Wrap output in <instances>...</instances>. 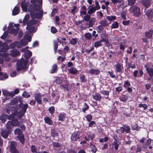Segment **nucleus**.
Here are the masks:
<instances>
[{
  "mask_svg": "<svg viewBox=\"0 0 153 153\" xmlns=\"http://www.w3.org/2000/svg\"><path fill=\"white\" fill-rule=\"evenodd\" d=\"M23 108L22 109L21 111L18 113L17 112L14 111L13 113L11 111L9 110V107L7 109V113L8 114L10 113L11 112L12 114L8 116L9 119H11V121H9L7 124L6 127L7 129L12 130L13 128V126H19V124L18 118L22 117L23 116L25 112L26 109L27 108V105L25 104L22 106Z\"/></svg>",
  "mask_w": 153,
  "mask_h": 153,
  "instance_id": "nucleus-1",
  "label": "nucleus"
},
{
  "mask_svg": "<svg viewBox=\"0 0 153 153\" xmlns=\"http://www.w3.org/2000/svg\"><path fill=\"white\" fill-rule=\"evenodd\" d=\"M31 2L33 4L30 5L28 10L30 12V15L33 19H39L41 18L43 12L41 10V6L39 5L34 4L36 2L42 4V0H31Z\"/></svg>",
  "mask_w": 153,
  "mask_h": 153,
  "instance_id": "nucleus-2",
  "label": "nucleus"
},
{
  "mask_svg": "<svg viewBox=\"0 0 153 153\" xmlns=\"http://www.w3.org/2000/svg\"><path fill=\"white\" fill-rule=\"evenodd\" d=\"M31 35L30 34H27V33H26L24 39L21 40L20 42L16 41L11 44L10 45V48H13L16 47L18 48H20L26 45L28 42L31 41Z\"/></svg>",
  "mask_w": 153,
  "mask_h": 153,
  "instance_id": "nucleus-3",
  "label": "nucleus"
},
{
  "mask_svg": "<svg viewBox=\"0 0 153 153\" xmlns=\"http://www.w3.org/2000/svg\"><path fill=\"white\" fill-rule=\"evenodd\" d=\"M30 18V16L29 15H26L23 20V24L24 25H27L26 27L27 31L26 33L27 32V34H31V33L35 31V28L33 26H32V25L36 24L37 22L36 20L34 21L33 20H30L28 21Z\"/></svg>",
  "mask_w": 153,
  "mask_h": 153,
  "instance_id": "nucleus-4",
  "label": "nucleus"
},
{
  "mask_svg": "<svg viewBox=\"0 0 153 153\" xmlns=\"http://www.w3.org/2000/svg\"><path fill=\"white\" fill-rule=\"evenodd\" d=\"M55 82L59 84L62 83L60 86L61 88L64 90H68L69 89V82L67 80L66 78L65 77H58L56 79Z\"/></svg>",
  "mask_w": 153,
  "mask_h": 153,
  "instance_id": "nucleus-5",
  "label": "nucleus"
},
{
  "mask_svg": "<svg viewBox=\"0 0 153 153\" xmlns=\"http://www.w3.org/2000/svg\"><path fill=\"white\" fill-rule=\"evenodd\" d=\"M19 24H15L13 26V23H10L7 27V31L10 34H13L14 35H16L19 30Z\"/></svg>",
  "mask_w": 153,
  "mask_h": 153,
  "instance_id": "nucleus-6",
  "label": "nucleus"
},
{
  "mask_svg": "<svg viewBox=\"0 0 153 153\" xmlns=\"http://www.w3.org/2000/svg\"><path fill=\"white\" fill-rule=\"evenodd\" d=\"M27 63L28 61L27 60H24L23 59H21L17 63V70L18 71H20L26 68Z\"/></svg>",
  "mask_w": 153,
  "mask_h": 153,
  "instance_id": "nucleus-7",
  "label": "nucleus"
},
{
  "mask_svg": "<svg viewBox=\"0 0 153 153\" xmlns=\"http://www.w3.org/2000/svg\"><path fill=\"white\" fill-rule=\"evenodd\" d=\"M129 11L130 13H133L135 16L138 17L141 15L140 9L136 6L131 7Z\"/></svg>",
  "mask_w": 153,
  "mask_h": 153,
  "instance_id": "nucleus-8",
  "label": "nucleus"
},
{
  "mask_svg": "<svg viewBox=\"0 0 153 153\" xmlns=\"http://www.w3.org/2000/svg\"><path fill=\"white\" fill-rule=\"evenodd\" d=\"M115 71L116 72H122L123 70V65L119 63H117L115 65Z\"/></svg>",
  "mask_w": 153,
  "mask_h": 153,
  "instance_id": "nucleus-9",
  "label": "nucleus"
},
{
  "mask_svg": "<svg viewBox=\"0 0 153 153\" xmlns=\"http://www.w3.org/2000/svg\"><path fill=\"white\" fill-rule=\"evenodd\" d=\"M0 49L1 51L2 52H5L9 49L7 44L5 43L2 44V42H0Z\"/></svg>",
  "mask_w": 153,
  "mask_h": 153,
  "instance_id": "nucleus-10",
  "label": "nucleus"
},
{
  "mask_svg": "<svg viewBox=\"0 0 153 153\" xmlns=\"http://www.w3.org/2000/svg\"><path fill=\"white\" fill-rule=\"evenodd\" d=\"M10 145V150L11 153H19L15 148L16 143L14 142H11Z\"/></svg>",
  "mask_w": 153,
  "mask_h": 153,
  "instance_id": "nucleus-11",
  "label": "nucleus"
},
{
  "mask_svg": "<svg viewBox=\"0 0 153 153\" xmlns=\"http://www.w3.org/2000/svg\"><path fill=\"white\" fill-rule=\"evenodd\" d=\"M79 134L78 132H75L73 133L71 135V140L75 141L79 138Z\"/></svg>",
  "mask_w": 153,
  "mask_h": 153,
  "instance_id": "nucleus-12",
  "label": "nucleus"
},
{
  "mask_svg": "<svg viewBox=\"0 0 153 153\" xmlns=\"http://www.w3.org/2000/svg\"><path fill=\"white\" fill-rule=\"evenodd\" d=\"M34 96L37 103L39 104H41L42 101V97L40 94L39 93L35 94H34Z\"/></svg>",
  "mask_w": 153,
  "mask_h": 153,
  "instance_id": "nucleus-13",
  "label": "nucleus"
},
{
  "mask_svg": "<svg viewBox=\"0 0 153 153\" xmlns=\"http://www.w3.org/2000/svg\"><path fill=\"white\" fill-rule=\"evenodd\" d=\"M2 92L4 96L7 97V99H9L10 97L13 96V92H9L7 91L5 89L2 90Z\"/></svg>",
  "mask_w": 153,
  "mask_h": 153,
  "instance_id": "nucleus-14",
  "label": "nucleus"
},
{
  "mask_svg": "<svg viewBox=\"0 0 153 153\" xmlns=\"http://www.w3.org/2000/svg\"><path fill=\"white\" fill-rule=\"evenodd\" d=\"M7 131H6L4 129L2 130L1 132V134L2 137L4 138H6L8 136V134L10 133L11 129H7Z\"/></svg>",
  "mask_w": 153,
  "mask_h": 153,
  "instance_id": "nucleus-15",
  "label": "nucleus"
},
{
  "mask_svg": "<svg viewBox=\"0 0 153 153\" xmlns=\"http://www.w3.org/2000/svg\"><path fill=\"white\" fill-rule=\"evenodd\" d=\"M21 7L23 11L26 12L27 10V7L29 5L28 3L25 1H22L21 3Z\"/></svg>",
  "mask_w": 153,
  "mask_h": 153,
  "instance_id": "nucleus-16",
  "label": "nucleus"
},
{
  "mask_svg": "<svg viewBox=\"0 0 153 153\" xmlns=\"http://www.w3.org/2000/svg\"><path fill=\"white\" fill-rule=\"evenodd\" d=\"M100 73V71L98 69H92L90 70L89 73L92 74L97 75Z\"/></svg>",
  "mask_w": 153,
  "mask_h": 153,
  "instance_id": "nucleus-17",
  "label": "nucleus"
},
{
  "mask_svg": "<svg viewBox=\"0 0 153 153\" xmlns=\"http://www.w3.org/2000/svg\"><path fill=\"white\" fill-rule=\"evenodd\" d=\"M146 15L149 19H151L153 17V11L152 10H148L146 12Z\"/></svg>",
  "mask_w": 153,
  "mask_h": 153,
  "instance_id": "nucleus-18",
  "label": "nucleus"
},
{
  "mask_svg": "<svg viewBox=\"0 0 153 153\" xmlns=\"http://www.w3.org/2000/svg\"><path fill=\"white\" fill-rule=\"evenodd\" d=\"M143 4L146 8L149 7L150 5V1L149 0H142Z\"/></svg>",
  "mask_w": 153,
  "mask_h": 153,
  "instance_id": "nucleus-19",
  "label": "nucleus"
},
{
  "mask_svg": "<svg viewBox=\"0 0 153 153\" xmlns=\"http://www.w3.org/2000/svg\"><path fill=\"white\" fill-rule=\"evenodd\" d=\"M93 98L97 101H100L102 97L100 94L98 93H96L93 95Z\"/></svg>",
  "mask_w": 153,
  "mask_h": 153,
  "instance_id": "nucleus-20",
  "label": "nucleus"
},
{
  "mask_svg": "<svg viewBox=\"0 0 153 153\" xmlns=\"http://www.w3.org/2000/svg\"><path fill=\"white\" fill-rule=\"evenodd\" d=\"M19 12L20 11L19 8L17 6H16L13 10L12 14L13 15H16L18 14Z\"/></svg>",
  "mask_w": 153,
  "mask_h": 153,
  "instance_id": "nucleus-21",
  "label": "nucleus"
},
{
  "mask_svg": "<svg viewBox=\"0 0 153 153\" xmlns=\"http://www.w3.org/2000/svg\"><path fill=\"white\" fill-rule=\"evenodd\" d=\"M68 70L70 73L72 74H75L78 72V71L74 67H71V68L68 69Z\"/></svg>",
  "mask_w": 153,
  "mask_h": 153,
  "instance_id": "nucleus-22",
  "label": "nucleus"
},
{
  "mask_svg": "<svg viewBox=\"0 0 153 153\" xmlns=\"http://www.w3.org/2000/svg\"><path fill=\"white\" fill-rule=\"evenodd\" d=\"M89 10L88 11V13L89 14H91L93 13H94L96 11V10L92 6H90L88 7Z\"/></svg>",
  "mask_w": 153,
  "mask_h": 153,
  "instance_id": "nucleus-23",
  "label": "nucleus"
},
{
  "mask_svg": "<svg viewBox=\"0 0 153 153\" xmlns=\"http://www.w3.org/2000/svg\"><path fill=\"white\" fill-rule=\"evenodd\" d=\"M45 123L49 125H51L53 124V122L51 119L48 117H47L44 119Z\"/></svg>",
  "mask_w": 153,
  "mask_h": 153,
  "instance_id": "nucleus-24",
  "label": "nucleus"
},
{
  "mask_svg": "<svg viewBox=\"0 0 153 153\" xmlns=\"http://www.w3.org/2000/svg\"><path fill=\"white\" fill-rule=\"evenodd\" d=\"M32 52L28 50L25 51L24 53L25 56L27 59L29 58L32 56Z\"/></svg>",
  "mask_w": 153,
  "mask_h": 153,
  "instance_id": "nucleus-25",
  "label": "nucleus"
},
{
  "mask_svg": "<svg viewBox=\"0 0 153 153\" xmlns=\"http://www.w3.org/2000/svg\"><path fill=\"white\" fill-rule=\"evenodd\" d=\"M153 30H150L148 32H147L145 33L146 36L147 38H150L152 37Z\"/></svg>",
  "mask_w": 153,
  "mask_h": 153,
  "instance_id": "nucleus-26",
  "label": "nucleus"
},
{
  "mask_svg": "<svg viewBox=\"0 0 153 153\" xmlns=\"http://www.w3.org/2000/svg\"><path fill=\"white\" fill-rule=\"evenodd\" d=\"M146 71L150 76H153V68H147Z\"/></svg>",
  "mask_w": 153,
  "mask_h": 153,
  "instance_id": "nucleus-27",
  "label": "nucleus"
},
{
  "mask_svg": "<svg viewBox=\"0 0 153 153\" xmlns=\"http://www.w3.org/2000/svg\"><path fill=\"white\" fill-rule=\"evenodd\" d=\"M59 120L61 121H64L65 120V117L64 114H60L58 116Z\"/></svg>",
  "mask_w": 153,
  "mask_h": 153,
  "instance_id": "nucleus-28",
  "label": "nucleus"
},
{
  "mask_svg": "<svg viewBox=\"0 0 153 153\" xmlns=\"http://www.w3.org/2000/svg\"><path fill=\"white\" fill-rule=\"evenodd\" d=\"M19 54V51L16 50L12 51L10 53V54L13 56H17Z\"/></svg>",
  "mask_w": 153,
  "mask_h": 153,
  "instance_id": "nucleus-29",
  "label": "nucleus"
},
{
  "mask_svg": "<svg viewBox=\"0 0 153 153\" xmlns=\"http://www.w3.org/2000/svg\"><path fill=\"white\" fill-rule=\"evenodd\" d=\"M102 39L100 41H97L94 42V46L96 48H97L102 45Z\"/></svg>",
  "mask_w": 153,
  "mask_h": 153,
  "instance_id": "nucleus-30",
  "label": "nucleus"
},
{
  "mask_svg": "<svg viewBox=\"0 0 153 153\" xmlns=\"http://www.w3.org/2000/svg\"><path fill=\"white\" fill-rule=\"evenodd\" d=\"M7 117V115L5 114H2L0 117V119L2 121V123H4Z\"/></svg>",
  "mask_w": 153,
  "mask_h": 153,
  "instance_id": "nucleus-31",
  "label": "nucleus"
},
{
  "mask_svg": "<svg viewBox=\"0 0 153 153\" xmlns=\"http://www.w3.org/2000/svg\"><path fill=\"white\" fill-rule=\"evenodd\" d=\"M18 137L19 140L22 143H24V138L23 135L21 134L19 136H18Z\"/></svg>",
  "mask_w": 153,
  "mask_h": 153,
  "instance_id": "nucleus-32",
  "label": "nucleus"
},
{
  "mask_svg": "<svg viewBox=\"0 0 153 153\" xmlns=\"http://www.w3.org/2000/svg\"><path fill=\"white\" fill-rule=\"evenodd\" d=\"M106 19L110 22L114 21L116 19V17L114 16H107Z\"/></svg>",
  "mask_w": 153,
  "mask_h": 153,
  "instance_id": "nucleus-33",
  "label": "nucleus"
},
{
  "mask_svg": "<svg viewBox=\"0 0 153 153\" xmlns=\"http://www.w3.org/2000/svg\"><path fill=\"white\" fill-rule=\"evenodd\" d=\"M51 134L52 136L54 137H57L58 136V134L54 129H52L51 131Z\"/></svg>",
  "mask_w": 153,
  "mask_h": 153,
  "instance_id": "nucleus-34",
  "label": "nucleus"
},
{
  "mask_svg": "<svg viewBox=\"0 0 153 153\" xmlns=\"http://www.w3.org/2000/svg\"><path fill=\"white\" fill-rule=\"evenodd\" d=\"M14 132L15 134L19 136L20 134H21L22 131L20 129L17 128L15 130Z\"/></svg>",
  "mask_w": 153,
  "mask_h": 153,
  "instance_id": "nucleus-35",
  "label": "nucleus"
},
{
  "mask_svg": "<svg viewBox=\"0 0 153 153\" xmlns=\"http://www.w3.org/2000/svg\"><path fill=\"white\" fill-rule=\"evenodd\" d=\"M119 26V24L117 22H115L111 25V28H118Z\"/></svg>",
  "mask_w": 153,
  "mask_h": 153,
  "instance_id": "nucleus-36",
  "label": "nucleus"
},
{
  "mask_svg": "<svg viewBox=\"0 0 153 153\" xmlns=\"http://www.w3.org/2000/svg\"><path fill=\"white\" fill-rule=\"evenodd\" d=\"M57 66L55 64L53 65L52 66V69L51 71V73H54L57 69Z\"/></svg>",
  "mask_w": 153,
  "mask_h": 153,
  "instance_id": "nucleus-37",
  "label": "nucleus"
},
{
  "mask_svg": "<svg viewBox=\"0 0 153 153\" xmlns=\"http://www.w3.org/2000/svg\"><path fill=\"white\" fill-rule=\"evenodd\" d=\"M95 7H94L95 9L96 10H98L100 8V6L99 5V3L97 1V0H95Z\"/></svg>",
  "mask_w": 153,
  "mask_h": 153,
  "instance_id": "nucleus-38",
  "label": "nucleus"
},
{
  "mask_svg": "<svg viewBox=\"0 0 153 153\" xmlns=\"http://www.w3.org/2000/svg\"><path fill=\"white\" fill-rule=\"evenodd\" d=\"M100 24L103 26L105 27L108 25V23L106 20H103L100 21Z\"/></svg>",
  "mask_w": 153,
  "mask_h": 153,
  "instance_id": "nucleus-39",
  "label": "nucleus"
},
{
  "mask_svg": "<svg viewBox=\"0 0 153 153\" xmlns=\"http://www.w3.org/2000/svg\"><path fill=\"white\" fill-rule=\"evenodd\" d=\"M8 54H7V53H4V55H3L1 54V57H0V64H2L4 62V60H3V57H5V56H7V55H8Z\"/></svg>",
  "mask_w": 153,
  "mask_h": 153,
  "instance_id": "nucleus-40",
  "label": "nucleus"
},
{
  "mask_svg": "<svg viewBox=\"0 0 153 153\" xmlns=\"http://www.w3.org/2000/svg\"><path fill=\"white\" fill-rule=\"evenodd\" d=\"M90 147L91 148V151L93 152V153H95L96 151V148L94 145L90 143Z\"/></svg>",
  "mask_w": 153,
  "mask_h": 153,
  "instance_id": "nucleus-41",
  "label": "nucleus"
},
{
  "mask_svg": "<svg viewBox=\"0 0 153 153\" xmlns=\"http://www.w3.org/2000/svg\"><path fill=\"white\" fill-rule=\"evenodd\" d=\"M77 40L75 38H72L70 41V43L72 45H75L77 43Z\"/></svg>",
  "mask_w": 153,
  "mask_h": 153,
  "instance_id": "nucleus-42",
  "label": "nucleus"
},
{
  "mask_svg": "<svg viewBox=\"0 0 153 153\" xmlns=\"http://www.w3.org/2000/svg\"><path fill=\"white\" fill-rule=\"evenodd\" d=\"M85 118L88 121L90 122L92 119V117L91 114H88L86 116Z\"/></svg>",
  "mask_w": 153,
  "mask_h": 153,
  "instance_id": "nucleus-43",
  "label": "nucleus"
},
{
  "mask_svg": "<svg viewBox=\"0 0 153 153\" xmlns=\"http://www.w3.org/2000/svg\"><path fill=\"white\" fill-rule=\"evenodd\" d=\"M125 128L124 127H121L117 131V132L119 133H123L125 131Z\"/></svg>",
  "mask_w": 153,
  "mask_h": 153,
  "instance_id": "nucleus-44",
  "label": "nucleus"
},
{
  "mask_svg": "<svg viewBox=\"0 0 153 153\" xmlns=\"http://www.w3.org/2000/svg\"><path fill=\"white\" fill-rule=\"evenodd\" d=\"M48 110L50 112V113L51 114H53L55 111V108L53 106L49 108Z\"/></svg>",
  "mask_w": 153,
  "mask_h": 153,
  "instance_id": "nucleus-45",
  "label": "nucleus"
},
{
  "mask_svg": "<svg viewBox=\"0 0 153 153\" xmlns=\"http://www.w3.org/2000/svg\"><path fill=\"white\" fill-rule=\"evenodd\" d=\"M88 106L86 103H85L83 108L82 111L85 112L88 109Z\"/></svg>",
  "mask_w": 153,
  "mask_h": 153,
  "instance_id": "nucleus-46",
  "label": "nucleus"
},
{
  "mask_svg": "<svg viewBox=\"0 0 153 153\" xmlns=\"http://www.w3.org/2000/svg\"><path fill=\"white\" fill-rule=\"evenodd\" d=\"M22 95L25 97L28 98L30 96V95L29 93L25 91L23 92Z\"/></svg>",
  "mask_w": 153,
  "mask_h": 153,
  "instance_id": "nucleus-47",
  "label": "nucleus"
},
{
  "mask_svg": "<svg viewBox=\"0 0 153 153\" xmlns=\"http://www.w3.org/2000/svg\"><path fill=\"white\" fill-rule=\"evenodd\" d=\"M51 32L53 33H55L57 32V30L55 27H52L51 28Z\"/></svg>",
  "mask_w": 153,
  "mask_h": 153,
  "instance_id": "nucleus-48",
  "label": "nucleus"
},
{
  "mask_svg": "<svg viewBox=\"0 0 153 153\" xmlns=\"http://www.w3.org/2000/svg\"><path fill=\"white\" fill-rule=\"evenodd\" d=\"M83 19L85 21H88L90 19V16L89 15H86L84 16Z\"/></svg>",
  "mask_w": 153,
  "mask_h": 153,
  "instance_id": "nucleus-49",
  "label": "nucleus"
},
{
  "mask_svg": "<svg viewBox=\"0 0 153 153\" xmlns=\"http://www.w3.org/2000/svg\"><path fill=\"white\" fill-rule=\"evenodd\" d=\"M113 145L114 146V148L115 150H117L118 149L119 145L116 141H115L113 143Z\"/></svg>",
  "mask_w": 153,
  "mask_h": 153,
  "instance_id": "nucleus-50",
  "label": "nucleus"
},
{
  "mask_svg": "<svg viewBox=\"0 0 153 153\" xmlns=\"http://www.w3.org/2000/svg\"><path fill=\"white\" fill-rule=\"evenodd\" d=\"M136 0H128V3L130 5H131L134 4Z\"/></svg>",
  "mask_w": 153,
  "mask_h": 153,
  "instance_id": "nucleus-51",
  "label": "nucleus"
},
{
  "mask_svg": "<svg viewBox=\"0 0 153 153\" xmlns=\"http://www.w3.org/2000/svg\"><path fill=\"white\" fill-rule=\"evenodd\" d=\"M130 86V84L129 83V82L128 81H126L124 83V87H125V88H127Z\"/></svg>",
  "mask_w": 153,
  "mask_h": 153,
  "instance_id": "nucleus-52",
  "label": "nucleus"
},
{
  "mask_svg": "<svg viewBox=\"0 0 153 153\" xmlns=\"http://www.w3.org/2000/svg\"><path fill=\"white\" fill-rule=\"evenodd\" d=\"M139 106L140 107H143L144 110L146 109L147 108V106L145 104H140Z\"/></svg>",
  "mask_w": 153,
  "mask_h": 153,
  "instance_id": "nucleus-53",
  "label": "nucleus"
},
{
  "mask_svg": "<svg viewBox=\"0 0 153 153\" xmlns=\"http://www.w3.org/2000/svg\"><path fill=\"white\" fill-rule=\"evenodd\" d=\"M85 36L86 38L88 39H90L91 38V35L89 33H86L85 35Z\"/></svg>",
  "mask_w": 153,
  "mask_h": 153,
  "instance_id": "nucleus-54",
  "label": "nucleus"
},
{
  "mask_svg": "<svg viewBox=\"0 0 153 153\" xmlns=\"http://www.w3.org/2000/svg\"><path fill=\"white\" fill-rule=\"evenodd\" d=\"M89 20V23L91 25H93L95 22V19L93 18H91Z\"/></svg>",
  "mask_w": 153,
  "mask_h": 153,
  "instance_id": "nucleus-55",
  "label": "nucleus"
},
{
  "mask_svg": "<svg viewBox=\"0 0 153 153\" xmlns=\"http://www.w3.org/2000/svg\"><path fill=\"white\" fill-rule=\"evenodd\" d=\"M126 11H123L121 13V16L123 19H126Z\"/></svg>",
  "mask_w": 153,
  "mask_h": 153,
  "instance_id": "nucleus-56",
  "label": "nucleus"
},
{
  "mask_svg": "<svg viewBox=\"0 0 153 153\" xmlns=\"http://www.w3.org/2000/svg\"><path fill=\"white\" fill-rule=\"evenodd\" d=\"M100 93L103 95H105L107 96H108L109 94V92L106 91H102Z\"/></svg>",
  "mask_w": 153,
  "mask_h": 153,
  "instance_id": "nucleus-57",
  "label": "nucleus"
},
{
  "mask_svg": "<svg viewBox=\"0 0 153 153\" xmlns=\"http://www.w3.org/2000/svg\"><path fill=\"white\" fill-rule=\"evenodd\" d=\"M77 8L76 6H74L73 7V8L71 10V13L72 14H74L75 13V10Z\"/></svg>",
  "mask_w": 153,
  "mask_h": 153,
  "instance_id": "nucleus-58",
  "label": "nucleus"
},
{
  "mask_svg": "<svg viewBox=\"0 0 153 153\" xmlns=\"http://www.w3.org/2000/svg\"><path fill=\"white\" fill-rule=\"evenodd\" d=\"M125 128V131L127 133H128L130 131V128L128 126H126L124 127Z\"/></svg>",
  "mask_w": 153,
  "mask_h": 153,
  "instance_id": "nucleus-59",
  "label": "nucleus"
},
{
  "mask_svg": "<svg viewBox=\"0 0 153 153\" xmlns=\"http://www.w3.org/2000/svg\"><path fill=\"white\" fill-rule=\"evenodd\" d=\"M95 122L94 121H90V122L88 125V126L89 127H91L93 126H95Z\"/></svg>",
  "mask_w": 153,
  "mask_h": 153,
  "instance_id": "nucleus-60",
  "label": "nucleus"
},
{
  "mask_svg": "<svg viewBox=\"0 0 153 153\" xmlns=\"http://www.w3.org/2000/svg\"><path fill=\"white\" fill-rule=\"evenodd\" d=\"M54 48L55 51H56L58 48L57 42H54Z\"/></svg>",
  "mask_w": 153,
  "mask_h": 153,
  "instance_id": "nucleus-61",
  "label": "nucleus"
},
{
  "mask_svg": "<svg viewBox=\"0 0 153 153\" xmlns=\"http://www.w3.org/2000/svg\"><path fill=\"white\" fill-rule=\"evenodd\" d=\"M127 100V98L125 96H123L121 98L120 100L121 101L125 102Z\"/></svg>",
  "mask_w": 153,
  "mask_h": 153,
  "instance_id": "nucleus-62",
  "label": "nucleus"
},
{
  "mask_svg": "<svg viewBox=\"0 0 153 153\" xmlns=\"http://www.w3.org/2000/svg\"><path fill=\"white\" fill-rule=\"evenodd\" d=\"M125 45L122 43H121L120 45V49L123 51H124L125 50Z\"/></svg>",
  "mask_w": 153,
  "mask_h": 153,
  "instance_id": "nucleus-63",
  "label": "nucleus"
},
{
  "mask_svg": "<svg viewBox=\"0 0 153 153\" xmlns=\"http://www.w3.org/2000/svg\"><path fill=\"white\" fill-rule=\"evenodd\" d=\"M31 150L33 152H36V148L35 146H32L31 147Z\"/></svg>",
  "mask_w": 153,
  "mask_h": 153,
  "instance_id": "nucleus-64",
  "label": "nucleus"
}]
</instances>
